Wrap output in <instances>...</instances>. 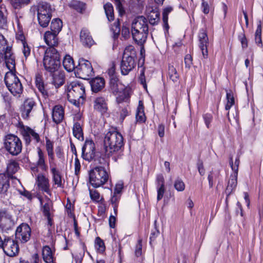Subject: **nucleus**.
<instances>
[{
  "label": "nucleus",
  "mask_w": 263,
  "mask_h": 263,
  "mask_svg": "<svg viewBox=\"0 0 263 263\" xmlns=\"http://www.w3.org/2000/svg\"><path fill=\"white\" fill-rule=\"evenodd\" d=\"M105 153L108 156H112L115 161L123 155L122 148L124 145L123 137L116 129H110L105 134L104 138Z\"/></svg>",
  "instance_id": "1"
},
{
  "label": "nucleus",
  "mask_w": 263,
  "mask_h": 263,
  "mask_svg": "<svg viewBox=\"0 0 263 263\" xmlns=\"http://www.w3.org/2000/svg\"><path fill=\"white\" fill-rule=\"evenodd\" d=\"M132 34L134 41L142 45L146 41L148 34L147 19L143 16L136 17L132 24Z\"/></svg>",
  "instance_id": "2"
},
{
  "label": "nucleus",
  "mask_w": 263,
  "mask_h": 263,
  "mask_svg": "<svg viewBox=\"0 0 263 263\" xmlns=\"http://www.w3.org/2000/svg\"><path fill=\"white\" fill-rule=\"evenodd\" d=\"M85 96V88L83 83L74 81L67 86V99L76 106L84 103Z\"/></svg>",
  "instance_id": "3"
},
{
  "label": "nucleus",
  "mask_w": 263,
  "mask_h": 263,
  "mask_svg": "<svg viewBox=\"0 0 263 263\" xmlns=\"http://www.w3.org/2000/svg\"><path fill=\"white\" fill-rule=\"evenodd\" d=\"M5 83L10 92L16 97H20L23 86L20 79L12 72H8L5 76Z\"/></svg>",
  "instance_id": "4"
},
{
  "label": "nucleus",
  "mask_w": 263,
  "mask_h": 263,
  "mask_svg": "<svg viewBox=\"0 0 263 263\" xmlns=\"http://www.w3.org/2000/svg\"><path fill=\"white\" fill-rule=\"evenodd\" d=\"M108 178L107 171L101 166H96L89 172V182L95 188L104 184L108 181Z\"/></svg>",
  "instance_id": "5"
},
{
  "label": "nucleus",
  "mask_w": 263,
  "mask_h": 263,
  "mask_svg": "<svg viewBox=\"0 0 263 263\" xmlns=\"http://www.w3.org/2000/svg\"><path fill=\"white\" fill-rule=\"evenodd\" d=\"M74 72L77 77L85 80L89 79L94 74L91 63L83 58L79 60Z\"/></svg>",
  "instance_id": "6"
},
{
  "label": "nucleus",
  "mask_w": 263,
  "mask_h": 263,
  "mask_svg": "<svg viewBox=\"0 0 263 263\" xmlns=\"http://www.w3.org/2000/svg\"><path fill=\"white\" fill-rule=\"evenodd\" d=\"M4 145L6 149L13 156H17L22 151V142L14 135H8L6 137Z\"/></svg>",
  "instance_id": "7"
},
{
  "label": "nucleus",
  "mask_w": 263,
  "mask_h": 263,
  "mask_svg": "<svg viewBox=\"0 0 263 263\" xmlns=\"http://www.w3.org/2000/svg\"><path fill=\"white\" fill-rule=\"evenodd\" d=\"M96 156V146L93 140L86 139L82 148V158L88 162L93 160Z\"/></svg>",
  "instance_id": "8"
},
{
  "label": "nucleus",
  "mask_w": 263,
  "mask_h": 263,
  "mask_svg": "<svg viewBox=\"0 0 263 263\" xmlns=\"http://www.w3.org/2000/svg\"><path fill=\"white\" fill-rule=\"evenodd\" d=\"M3 249L4 253L9 256H14L19 252L17 242L9 237H4L3 243Z\"/></svg>",
  "instance_id": "9"
},
{
  "label": "nucleus",
  "mask_w": 263,
  "mask_h": 263,
  "mask_svg": "<svg viewBox=\"0 0 263 263\" xmlns=\"http://www.w3.org/2000/svg\"><path fill=\"white\" fill-rule=\"evenodd\" d=\"M31 230L28 224L22 223L18 226L15 231L16 238L22 243H26L30 238Z\"/></svg>",
  "instance_id": "10"
},
{
  "label": "nucleus",
  "mask_w": 263,
  "mask_h": 263,
  "mask_svg": "<svg viewBox=\"0 0 263 263\" xmlns=\"http://www.w3.org/2000/svg\"><path fill=\"white\" fill-rule=\"evenodd\" d=\"M136 58L123 56L120 63V69L123 75H127L136 66L135 59Z\"/></svg>",
  "instance_id": "11"
},
{
  "label": "nucleus",
  "mask_w": 263,
  "mask_h": 263,
  "mask_svg": "<svg viewBox=\"0 0 263 263\" xmlns=\"http://www.w3.org/2000/svg\"><path fill=\"white\" fill-rule=\"evenodd\" d=\"M14 226V221L12 216L6 210L0 211V228L9 230Z\"/></svg>",
  "instance_id": "12"
},
{
  "label": "nucleus",
  "mask_w": 263,
  "mask_h": 263,
  "mask_svg": "<svg viewBox=\"0 0 263 263\" xmlns=\"http://www.w3.org/2000/svg\"><path fill=\"white\" fill-rule=\"evenodd\" d=\"M198 40L199 42V47L202 52L203 57L205 59L208 58V51L207 47L209 44V39L207 32L204 29L200 30L198 34Z\"/></svg>",
  "instance_id": "13"
},
{
  "label": "nucleus",
  "mask_w": 263,
  "mask_h": 263,
  "mask_svg": "<svg viewBox=\"0 0 263 263\" xmlns=\"http://www.w3.org/2000/svg\"><path fill=\"white\" fill-rule=\"evenodd\" d=\"M146 14V19L148 20L151 25L153 26L157 25L160 22V12L157 7H147Z\"/></svg>",
  "instance_id": "14"
},
{
  "label": "nucleus",
  "mask_w": 263,
  "mask_h": 263,
  "mask_svg": "<svg viewBox=\"0 0 263 263\" xmlns=\"http://www.w3.org/2000/svg\"><path fill=\"white\" fill-rule=\"evenodd\" d=\"M35 106V102L32 98H28L24 101L20 108L21 115L24 119L28 120Z\"/></svg>",
  "instance_id": "15"
},
{
  "label": "nucleus",
  "mask_w": 263,
  "mask_h": 263,
  "mask_svg": "<svg viewBox=\"0 0 263 263\" xmlns=\"http://www.w3.org/2000/svg\"><path fill=\"white\" fill-rule=\"evenodd\" d=\"M21 133L27 144L30 143L31 137L35 140L36 143H39L40 141L39 135L29 127H24Z\"/></svg>",
  "instance_id": "16"
},
{
  "label": "nucleus",
  "mask_w": 263,
  "mask_h": 263,
  "mask_svg": "<svg viewBox=\"0 0 263 263\" xmlns=\"http://www.w3.org/2000/svg\"><path fill=\"white\" fill-rule=\"evenodd\" d=\"M43 66L45 69L50 74L58 71L61 66L60 60H43Z\"/></svg>",
  "instance_id": "17"
},
{
  "label": "nucleus",
  "mask_w": 263,
  "mask_h": 263,
  "mask_svg": "<svg viewBox=\"0 0 263 263\" xmlns=\"http://www.w3.org/2000/svg\"><path fill=\"white\" fill-rule=\"evenodd\" d=\"M51 172L53 182L52 187L53 188H64V181H63L62 177L59 171L56 167H52L51 168Z\"/></svg>",
  "instance_id": "18"
},
{
  "label": "nucleus",
  "mask_w": 263,
  "mask_h": 263,
  "mask_svg": "<svg viewBox=\"0 0 263 263\" xmlns=\"http://www.w3.org/2000/svg\"><path fill=\"white\" fill-rule=\"evenodd\" d=\"M93 107L95 110L102 115L106 113L108 110L107 100L103 97L96 98L94 101Z\"/></svg>",
  "instance_id": "19"
},
{
  "label": "nucleus",
  "mask_w": 263,
  "mask_h": 263,
  "mask_svg": "<svg viewBox=\"0 0 263 263\" xmlns=\"http://www.w3.org/2000/svg\"><path fill=\"white\" fill-rule=\"evenodd\" d=\"M52 118L53 121L57 124L63 121L64 118V109L62 106L57 105L53 107Z\"/></svg>",
  "instance_id": "20"
},
{
  "label": "nucleus",
  "mask_w": 263,
  "mask_h": 263,
  "mask_svg": "<svg viewBox=\"0 0 263 263\" xmlns=\"http://www.w3.org/2000/svg\"><path fill=\"white\" fill-rule=\"evenodd\" d=\"M36 184L40 190L50 194L49 179L43 174H40L37 176Z\"/></svg>",
  "instance_id": "21"
},
{
  "label": "nucleus",
  "mask_w": 263,
  "mask_h": 263,
  "mask_svg": "<svg viewBox=\"0 0 263 263\" xmlns=\"http://www.w3.org/2000/svg\"><path fill=\"white\" fill-rule=\"evenodd\" d=\"M58 33L55 32L47 31L44 34V39L45 43L49 47H54L58 45Z\"/></svg>",
  "instance_id": "22"
},
{
  "label": "nucleus",
  "mask_w": 263,
  "mask_h": 263,
  "mask_svg": "<svg viewBox=\"0 0 263 263\" xmlns=\"http://www.w3.org/2000/svg\"><path fill=\"white\" fill-rule=\"evenodd\" d=\"M4 53L7 67L10 70L14 69L15 66V58L12 52L11 47H7Z\"/></svg>",
  "instance_id": "23"
},
{
  "label": "nucleus",
  "mask_w": 263,
  "mask_h": 263,
  "mask_svg": "<svg viewBox=\"0 0 263 263\" xmlns=\"http://www.w3.org/2000/svg\"><path fill=\"white\" fill-rule=\"evenodd\" d=\"M37 12V15L41 13L46 15L51 16L52 9L50 5L45 2H41L35 6Z\"/></svg>",
  "instance_id": "24"
},
{
  "label": "nucleus",
  "mask_w": 263,
  "mask_h": 263,
  "mask_svg": "<svg viewBox=\"0 0 263 263\" xmlns=\"http://www.w3.org/2000/svg\"><path fill=\"white\" fill-rule=\"evenodd\" d=\"M52 74V83L54 85L56 88L62 86L65 83V74L63 71H57Z\"/></svg>",
  "instance_id": "25"
},
{
  "label": "nucleus",
  "mask_w": 263,
  "mask_h": 263,
  "mask_svg": "<svg viewBox=\"0 0 263 263\" xmlns=\"http://www.w3.org/2000/svg\"><path fill=\"white\" fill-rule=\"evenodd\" d=\"M237 173H233L230 176L228 185L226 190V193L227 196H229L235 189L237 184Z\"/></svg>",
  "instance_id": "26"
},
{
  "label": "nucleus",
  "mask_w": 263,
  "mask_h": 263,
  "mask_svg": "<svg viewBox=\"0 0 263 263\" xmlns=\"http://www.w3.org/2000/svg\"><path fill=\"white\" fill-rule=\"evenodd\" d=\"M10 177L5 173L0 174V194L6 193L10 187Z\"/></svg>",
  "instance_id": "27"
},
{
  "label": "nucleus",
  "mask_w": 263,
  "mask_h": 263,
  "mask_svg": "<svg viewBox=\"0 0 263 263\" xmlns=\"http://www.w3.org/2000/svg\"><path fill=\"white\" fill-rule=\"evenodd\" d=\"M90 85L93 92L100 91L105 86V80L102 78L97 77L90 81Z\"/></svg>",
  "instance_id": "28"
},
{
  "label": "nucleus",
  "mask_w": 263,
  "mask_h": 263,
  "mask_svg": "<svg viewBox=\"0 0 263 263\" xmlns=\"http://www.w3.org/2000/svg\"><path fill=\"white\" fill-rule=\"evenodd\" d=\"M80 40L84 45L88 47L91 46L93 42L91 36L89 34V32L85 28L82 29L81 31Z\"/></svg>",
  "instance_id": "29"
},
{
  "label": "nucleus",
  "mask_w": 263,
  "mask_h": 263,
  "mask_svg": "<svg viewBox=\"0 0 263 263\" xmlns=\"http://www.w3.org/2000/svg\"><path fill=\"white\" fill-rule=\"evenodd\" d=\"M60 60V55L58 50L53 47H49L45 51L43 60Z\"/></svg>",
  "instance_id": "30"
},
{
  "label": "nucleus",
  "mask_w": 263,
  "mask_h": 263,
  "mask_svg": "<svg viewBox=\"0 0 263 263\" xmlns=\"http://www.w3.org/2000/svg\"><path fill=\"white\" fill-rule=\"evenodd\" d=\"M35 85L39 91L41 93L43 97L45 98L48 97V92L45 88V86L40 74H37L35 77Z\"/></svg>",
  "instance_id": "31"
},
{
  "label": "nucleus",
  "mask_w": 263,
  "mask_h": 263,
  "mask_svg": "<svg viewBox=\"0 0 263 263\" xmlns=\"http://www.w3.org/2000/svg\"><path fill=\"white\" fill-rule=\"evenodd\" d=\"M82 123L76 122L74 123L72 128L73 136L80 141L84 140V134L82 129Z\"/></svg>",
  "instance_id": "32"
},
{
  "label": "nucleus",
  "mask_w": 263,
  "mask_h": 263,
  "mask_svg": "<svg viewBox=\"0 0 263 263\" xmlns=\"http://www.w3.org/2000/svg\"><path fill=\"white\" fill-rule=\"evenodd\" d=\"M42 255L43 260L46 263H53V255L51 248L48 246L43 248Z\"/></svg>",
  "instance_id": "33"
},
{
  "label": "nucleus",
  "mask_w": 263,
  "mask_h": 263,
  "mask_svg": "<svg viewBox=\"0 0 263 263\" xmlns=\"http://www.w3.org/2000/svg\"><path fill=\"white\" fill-rule=\"evenodd\" d=\"M46 149L49 157V163L50 166L53 163L54 157L53 153V143L47 138H46Z\"/></svg>",
  "instance_id": "34"
},
{
  "label": "nucleus",
  "mask_w": 263,
  "mask_h": 263,
  "mask_svg": "<svg viewBox=\"0 0 263 263\" xmlns=\"http://www.w3.org/2000/svg\"><path fill=\"white\" fill-rule=\"evenodd\" d=\"M63 65L64 68L68 72L75 70L76 67L74 61L71 57L69 55H66L63 59Z\"/></svg>",
  "instance_id": "35"
},
{
  "label": "nucleus",
  "mask_w": 263,
  "mask_h": 263,
  "mask_svg": "<svg viewBox=\"0 0 263 263\" xmlns=\"http://www.w3.org/2000/svg\"><path fill=\"white\" fill-rule=\"evenodd\" d=\"M136 118L137 121L139 123H144L146 121V117L144 112V106L141 101L139 102Z\"/></svg>",
  "instance_id": "36"
},
{
  "label": "nucleus",
  "mask_w": 263,
  "mask_h": 263,
  "mask_svg": "<svg viewBox=\"0 0 263 263\" xmlns=\"http://www.w3.org/2000/svg\"><path fill=\"white\" fill-rule=\"evenodd\" d=\"M19 168L18 163L13 160H11L7 164V173L10 177L15 174Z\"/></svg>",
  "instance_id": "37"
},
{
  "label": "nucleus",
  "mask_w": 263,
  "mask_h": 263,
  "mask_svg": "<svg viewBox=\"0 0 263 263\" xmlns=\"http://www.w3.org/2000/svg\"><path fill=\"white\" fill-rule=\"evenodd\" d=\"M69 6L81 13H83L86 9L85 3L78 1H72L70 3Z\"/></svg>",
  "instance_id": "38"
},
{
  "label": "nucleus",
  "mask_w": 263,
  "mask_h": 263,
  "mask_svg": "<svg viewBox=\"0 0 263 263\" xmlns=\"http://www.w3.org/2000/svg\"><path fill=\"white\" fill-rule=\"evenodd\" d=\"M262 23L260 20L257 22V29L255 33V40L256 43L259 47L262 46L261 40Z\"/></svg>",
  "instance_id": "39"
},
{
  "label": "nucleus",
  "mask_w": 263,
  "mask_h": 263,
  "mask_svg": "<svg viewBox=\"0 0 263 263\" xmlns=\"http://www.w3.org/2000/svg\"><path fill=\"white\" fill-rule=\"evenodd\" d=\"M62 22L60 18H54L52 20L50 25L51 31L59 34L62 29Z\"/></svg>",
  "instance_id": "40"
},
{
  "label": "nucleus",
  "mask_w": 263,
  "mask_h": 263,
  "mask_svg": "<svg viewBox=\"0 0 263 263\" xmlns=\"http://www.w3.org/2000/svg\"><path fill=\"white\" fill-rule=\"evenodd\" d=\"M104 9L108 20L111 22L114 20V8L112 4L107 3L104 5Z\"/></svg>",
  "instance_id": "41"
},
{
  "label": "nucleus",
  "mask_w": 263,
  "mask_h": 263,
  "mask_svg": "<svg viewBox=\"0 0 263 263\" xmlns=\"http://www.w3.org/2000/svg\"><path fill=\"white\" fill-rule=\"evenodd\" d=\"M173 10V8L171 6H167L164 8L162 12V21L163 22L164 28L166 30H168L169 26L168 24V15Z\"/></svg>",
  "instance_id": "42"
},
{
  "label": "nucleus",
  "mask_w": 263,
  "mask_h": 263,
  "mask_svg": "<svg viewBox=\"0 0 263 263\" xmlns=\"http://www.w3.org/2000/svg\"><path fill=\"white\" fill-rule=\"evenodd\" d=\"M173 10V8L171 6H167L164 8L162 12V21L163 22L164 28L166 30H168L169 26L168 24V15Z\"/></svg>",
  "instance_id": "43"
},
{
  "label": "nucleus",
  "mask_w": 263,
  "mask_h": 263,
  "mask_svg": "<svg viewBox=\"0 0 263 263\" xmlns=\"http://www.w3.org/2000/svg\"><path fill=\"white\" fill-rule=\"evenodd\" d=\"M37 155L39 159L36 162L37 165L43 170H46L47 166L45 164L44 154L40 148H37Z\"/></svg>",
  "instance_id": "44"
},
{
  "label": "nucleus",
  "mask_w": 263,
  "mask_h": 263,
  "mask_svg": "<svg viewBox=\"0 0 263 263\" xmlns=\"http://www.w3.org/2000/svg\"><path fill=\"white\" fill-rule=\"evenodd\" d=\"M226 98L227 103L225 106V109L227 110H229L231 107L234 105L235 100L234 97V94L232 90H226Z\"/></svg>",
  "instance_id": "45"
},
{
  "label": "nucleus",
  "mask_w": 263,
  "mask_h": 263,
  "mask_svg": "<svg viewBox=\"0 0 263 263\" xmlns=\"http://www.w3.org/2000/svg\"><path fill=\"white\" fill-rule=\"evenodd\" d=\"M51 18V16L46 15L41 13V15H37V20L39 25L43 27H46L48 26Z\"/></svg>",
  "instance_id": "46"
},
{
  "label": "nucleus",
  "mask_w": 263,
  "mask_h": 263,
  "mask_svg": "<svg viewBox=\"0 0 263 263\" xmlns=\"http://www.w3.org/2000/svg\"><path fill=\"white\" fill-rule=\"evenodd\" d=\"M168 74L170 79L173 82H176L179 79V74L174 66H168Z\"/></svg>",
  "instance_id": "47"
},
{
  "label": "nucleus",
  "mask_w": 263,
  "mask_h": 263,
  "mask_svg": "<svg viewBox=\"0 0 263 263\" xmlns=\"http://www.w3.org/2000/svg\"><path fill=\"white\" fill-rule=\"evenodd\" d=\"M121 195L119 194H116L113 193L111 199H110V203L112 205L114 211L116 215H117V211H118V203L120 199Z\"/></svg>",
  "instance_id": "48"
},
{
  "label": "nucleus",
  "mask_w": 263,
  "mask_h": 263,
  "mask_svg": "<svg viewBox=\"0 0 263 263\" xmlns=\"http://www.w3.org/2000/svg\"><path fill=\"white\" fill-rule=\"evenodd\" d=\"M95 247L97 251L101 253H103L105 250L104 242L99 237H96L95 239Z\"/></svg>",
  "instance_id": "49"
},
{
  "label": "nucleus",
  "mask_w": 263,
  "mask_h": 263,
  "mask_svg": "<svg viewBox=\"0 0 263 263\" xmlns=\"http://www.w3.org/2000/svg\"><path fill=\"white\" fill-rule=\"evenodd\" d=\"M110 88L111 92L115 95H119L125 89L124 86L121 83L110 86Z\"/></svg>",
  "instance_id": "50"
},
{
  "label": "nucleus",
  "mask_w": 263,
  "mask_h": 263,
  "mask_svg": "<svg viewBox=\"0 0 263 263\" xmlns=\"http://www.w3.org/2000/svg\"><path fill=\"white\" fill-rule=\"evenodd\" d=\"M111 30L112 32L114 39H117L120 32V23L119 20L116 21L114 23L111 27Z\"/></svg>",
  "instance_id": "51"
},
{
  "label": "nucleus",
  "mask_w": 263,
  "mask_h": 263,
  "mask_svg": "<svg viewBox=\"0 0 263 263\" xmlns=\"http://www.w3.org/2000/svg\"><path fill=\"white\" fill-rule=\"evenodd\" d=\"M123 56L136 58L137 54L135 48L132 45L127 46L124 50Z\"/></svg>",
  "instance_id": "52"
},
{
  "label": "nucleus",
  "mask_w": 263,
  "mask_h": 263,
  "mask_svg": "<svg viewBox=\"0 0 263 263\" xmlns=\"http://www.w3.org/2000/svg\"><path fill=\"white\" fill-rule=\"evenodd\" d=\"M202 118L207 128H210L211 126V123L213 120V115L211 114L206 113L203 114Z\"/></svg>",
  "instance_id": "53"
},
{
  "label": "nucleus",
  "mask_w": 263,
  "mask_h": 263,
  "mask_svg": "<svg viewBox=\"0 0 263 263\" xmlns=\"http://www.w3.org/2000/svg\"><path fill=\"white\" fill-rule=\"evenodd\" d=\"M7 14L5 10L4 11L0 9V29L3 28L7 24Z\"/></svg>",
  "instance_id": "54"
},
{
  "label": "nucleus",
  "mask_w": 263,
  "mask_h": 263,
  "mask_svg": "<svg viewBox=\"0 0 263 263\" xmlns=\"http://www.w3.org/2000/svg\"><path fill=\"white\" fill-rule=\"evenodd\" d=\"M52 208V204L50 201L45 203L42 208V211L45 217H49L50 214V209Z\"/></svg>",
  "instance_id": "55"
},
{
  "label": "nucleus",
  "mask_w": 263,
  "mask_h": 263,
  "mask_svg": "<svg viewBox=\"0 0 263 263\" xmlns=\"http://www.w3.org/2000/svg\"><path fill=\"white\" fill-rule=\"evenodd\" d=\"M90 197L91 199L96 202H101L103 200V198H100V195L99 192L96 190H89Z\"/></svg>",
  "instance_id": "56"
},
{
  "label": "nucleus",
  "mask_w": 263,
  "mask_h": 263,
  "mask_svg": "<svg viewBox=\"0 0 263 263\" xmlns=\"http://www.w3.org/2000/svg\"><path fill=\"white\" fill-rule=\"evenodd\" d=\"M239 163V157L238 156L236 158L234 164H233L232 157H230V165L232 170L234 171V173H237V174H238Z\"/></svg>",
  "instance_id": "57"
},
{
  "label": "nucleus",
  "mask_w": 263,
  "mask_h": 263,
  "mask_svg": "<svg viewBox=\"0 0 263 263\" xmlns=\"http://www.w3.org/2000/svg\"><path fill=\"white\" fill-rule=\"evenodd\" d=\"M159 234V231L156 228H155L152 230L149 237V243L151 245H152L153 243H155L156 239Z\"/></svg>",
  "instance_id": "58"
},
{
  "label": "nucleus",
  "mask_w": 263,
  "mask_h": 263,
  "mask_svg": "<svg viewBox=\"0 0 263 263\" xmlns=\"http://www.w3.org/2000/svg\"><path fill=\"white\" fill-rule=\"evenodd\" d=\"M174 187L177 191L181 192L184 190L185 184L182 180L177 179L174 182Z\"/></svg>",
  "instance_id": "59"
},
{
  "label": "nucleus",
  "mask_w": 263,
  "mask_h": 263,
  "mask_svg": "<svg viewBox=\"0 0 263 263\" xmlns=\"http://www.w3.org/2000/svg\"><path fill=\"white\" fill-rule=\"evenodd\" d=\"M238 40L241 42L242 48L243 49L246 48L248 47V40L243 31L239 34Z\"/></svg>",
  "instance_id": "60"
},
{
  "label": "nucleus",
  "mask_w": 263,
  "mask_h": 263,
  "mask_svg": "<svg viewBox=\"0 0 263 263\" xmlns=\"http://www.w3.org/2000/svg\"><path fill=\"white\" fill-rule=\"evenodd\" d=\"M184 64L185 68L190 69L193 65V58L190 54H187L184 57Z\"/></svg>",
  "instance_id": "61"
},
{
  "label": "nucleus",
  "mask_w": 263,
  "mask_h": 263,
  "mask_svg": "<svg viewBox=\"0 0 263 263\" xmlns=\"http://www.w3.org/2000/svg\"><path fill=\"white\" fill-rule=\"evenodd\" d=\"M29 1V0H11V3L14 8H17L22 5L28 4Z\"/></svg>",
  "instance_id": "62"
},
{
  "label": "nucleus",
  "mask_w": 263,
  "mask_h": 263,
  "mask_svg": "<svg viewBox=\"0 0 263 263\" xmlns=\"http://www.w3.org/2000/svg\"><path fill=\"white\" fill-rule=\"evenodd\" d=\"M142 239L138 240L137 244L136 246L135 253L136 256L139 257L142 255Z\"/></svg>",
  "instance_id": "63"
},
{
  "label": "nucleus",
  "mask_w": 263,
  "mask_h": 263,
  "mask_svg": "<svg viewBox=\"0 0 263 263\" xmlns=\"http://www.w3.org/2000/svg\"><path fill=\"white\" fill-rule=\"evenodd\" d=\"M22 44L23 46V52L24 56L27 58L30 54L31 49L25 41H22Z\"/></svg>",
  "instance_id": "64"
}]
</instances>
